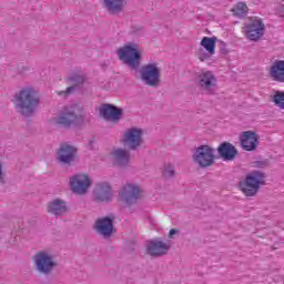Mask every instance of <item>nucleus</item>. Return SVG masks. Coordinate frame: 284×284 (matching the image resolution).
<instances>
[{"label": "nucleus", "instance_id": "nucleus-12", "mask_svg": "<svg viewBox=\"0 0 284 284\" xmlns=\"http://www.w3.org/2000/svg\"><path fill=\"white\" fill-rule=\"evenodd\" d=\"M120 199L126 205H134L141 199V187L134 184H126L120 191Z\"/></svg>", "mask_w": 284, "mask_h": 284}, {"label": "nucleus", "instance_id": "nucleus-4", "mask_svg": "<svg viewBox=\"0 0 284 284\" xmlns=\"http://www.w3.org/2000/svg\"><path fill=\"white\" fill-rule=\"evenodd\" d=\"M240 190L246 196H256L261 190V185H265V173L253 171L248 173L243 181L239 183Z\"/></svg>", "mask_w": 284, "mask_h": 284}, {"label": "nucleus", "instance_id": "nucleus-26", "mask_svg": "<svg viewBox=\"0 0 284 284\" xmlns=\"http://www.w3.org/2000/svg\"><path fill=\"white\" fill-rule=\"evenodd\" d=\"M247 4L245 2H239L236 6L233 7L231 12H233L234 17H237V19H243L244 17H247L248 12Z\"/></svg>", "mask_w": 284, "mask_h": 284}, {"label": "nucleus", "instance_id": "nucleus-14", "mask_svg": "<svg viewBox=\"0 0 284 284\" xmlns=\"http://www.w3.org/2000/svg\"><path fill=\"white\" fill-rule=\"evenodd\" d=\"M112 199V186L108 182H99L93 189V200L97 203H109Z\"/></svg>", "mask_w": 284, "mask_h": 284}, {"label": "nucleus", "instance_id": "nucleus-24", "mask_svg": "<svg viewBox=\"0 0 284 284\" xmlns=\"http://www.w3.org/2000/svg\"><path fill=\"white\" fill-rule=\"evenodd\" d=\"M49 214L53 216H65L68 214V202L61 199H55L48 204Z\"/></svg>", "mask_w": 284, "mask_h": 284}, {"label": "nucleus", "instance_id": "nucleus-5", "mask_svg": "<svg viewBox=\"0 0 284 284\" xmlns=\"http://www.w3.org/2000/svg\"><path fill=\"white\" fill-rule=\"evenodd\" d=\"M140 77L144 85H149V88L161 85V68L156 63L144 64L140 69Z\"/></svg>", "mask_w": 284, "mask_h": 284}, {"label": "nucleus", "instance_id": "nucleus-19", "mask_svg": "<svg viewBox=\"0 0 284 284\" xmlns=\"http://www.w3.org/2000/svg\"><path fill=\"white\" fill-rule=\"evenodd\" d=\"M88 81V78L83 73H71L67 78V83H70L71 87H68L65 91H61L59 94H74L79 85H83Z\"/></svg>", "mask_w": 284, "mask_h": 284}, {"label": "nucleus", "instance_id": "nucleus-1", "mask_svg": "<svg viewBox=\"0 0 284 284\" xmlns=\"http://www.w3.org/2000/svg\"><path fill=\"white\" fill-rule=\"evenodd\" d=\"M14 108L21 116H33L41 103L39 92L32 87H24L14 94Z\"/></svg>", "mask_w": 284, "mask_h": 284}, {"label": "nucleus", "instance_id": "nucleus-3", "mask_svg": "<svg viewBox=\"0 0 284 284\" xmlns=\"http://www.w3.org/2000/svg\"><path fill=\"white\" fill-rule=\"evenodd\" d=\"M118 57L130 70H139V68H141L142 55L141 52H139V44L129 42L118 49Z\"/></svg>", "mask_w": 284, "mask_h": 284}, {"label": "nucleus", "instance_id": "nucleus-27", "mask_svg": "<svg viewBox=\"0 0 284 284\" xmlns=\"http://www.w3.org/2000/svg\"><path fill=\"white\" fill-rule=\"evenodd\" d=\"M272 101L277 108L284 110V91H275L272 95Z\"/></svg>", "mask_w": 284, "mask_h": 284}, {"label": "nucleus", "instance_id": "nucleus-6", "mask_svg": "<svg viewBox=\"0 0 284 284\" xmlns=\"http://www.w3.org/2000/svg\"><path fill=\"white\" fill-rule=\"evenodd\" d=\"M33 262L37 272L39 274H44V276H50L54 268L57 267V262H54V257L50 255V253L45 251H41L36 253L33 256Z\"/></svg>", "mask_w": 284, "mask_h": 284}, {"label": "nucleus", "instance_id": "nucleus-7", "mask_svg": "<svg viewBox=\"0 0 284 284\" xmlns=\"http://www.w3.org/2000/svg\"><path fill=\"white\" fill-rule=\"evenodd\" d=\"M57 161L60 165L70 168L79 162V150L68 143L61 144L57 151Z\"/></svg>", "mask_w": 284, "mask_h": 284}, {"label": "nucleus", "instance_id": "nucleus-23", "mask_svg": "<svg viewBox=\"0 0 284 284\" xmlns=\"http://www.w3.org/2000/svg\"><path fill=\"white\" fill-rule=\"evenodd\" d=\"M268 77L276 83H284V60H275L268 70Z\"/></svg>", "mask_w": 284, "mask_h": 284}, {"label": "nucleus", "instance_id": "nucleus-8", "mask_svg": "<svg viewBox=\"0 0 284 284\" xmlns=\"http://www.w3.org/2000/svg\"><path fill=\"white\" fill-rule=\"evenodd\" d=\"M121 143L128 150H139L143 145V129L130 128L123 133Z\"/></svg>", "mask_w": 284, "mask_h": 284}, {"label": "nucleus", "instance_id": "nucleus-21", "mask_svg": "<svg viewBox=\"0 0 284 284\" xmlns=\"http://www.w3.org/2000/svg\"><path fill=\"white\" fill-rule=\"evenodd\" d=\"M217 153L223 161H234L239 154V150L230 142H222L217 148Z\"/></svg>", "mask_w": 284, "mask_h": 284}, {"label": "nucleus", "instance_id": "nucleus-2", "mask_svg": "<svg viewBox=\"0 0 284 284\" xmlns=\"http://www.w3.org/2000/svg\"><path fill=\"white\" fill-rule=\"evenodd\" d=\"M85 118L83 116V109L78 104L64 106L60 114L53 119V124L58 128H77L82 125Z\"/></svg>", "mask_w": 284, "mask_h": 284}, {"label": "nucleus", "instance_id": "nucleus-22", "mask_svg": "<svg viewBox=\"0 0 284 284\" xmlns=\"http://www.w3.org/2000/svg\"><path fill=\"white\" fill-rule=\"evenodd\" d=\"M128 6V0H103V8L109 14H121Z\"/></svg>", "mask_w": 284, "mask_h": 284}, {"label": "nucleus", "instance_id": "nucleus-16", "mask_svg": "<svg viewBox=\"0 0 284 284\" xmlns=\"http://www.w3.org/2000/svg\"><path fill=\"white\" fill-rule=\"evenodd\" d=\"M244 32L250 41H258L265 34V24L261 20H253L244 27Z\"/></svg>", "mask_w": 284, "mask_h": 284}, {"label": "nucleus", "instance_id": "nucleus-34", "mask_svg": "<svg viewBox=\"0 0 284 284\" xmlns=\"http://www.w3.org/2000/svg\"><path fill=\"white\" fill-rule=\"evenodd\" d=\"M0 272H1V266H0Z\"/></svg>", "mask_w": 284, "mask_h": 284}, {"label": "nucleus", "instance_id": "nucleus-10", "mask_svg": "<svg viewBox=\"0 0 284 284\" xmlns=\"http://www.w3.org/2000/svg\"><path fill=\"white\" fill-rule=\"evenodd\" d=\"M214 149L210 145H201L193 154V161L200 165V168H210L214 164Z\"/></svg>", "mask_w": 284, "mask_h": 284}, {"label": "nucleus", "instance_id": "nucleus-18", "mask_svg": "<svg viewBox=\"0 0 284 284\" xmlns=\"http://www.w3.org/2000/svg\"><path fill=\"white\" fill-rule=\"evenodd\" d=\"M240 143L246 152H254L258 148V134L254 131H244L240 135Z\"/></svg>", "mask_w": 284, "mask_h": 284}, {"label": "nucleus", "instance_id": "nucleus-31", "mask_svg": "<svg viewBox=\"0 0 284 284\" xmlns=\"http://www.w3.org/2000/svg\"><path fill=\"white\" fill-rule=\"evenodd\" d=\"M221 49L220 52L221 54H227V48H225V42L221 41Z\"/></svg>", "mask_w": 284, "mask_h": 284}, {"label": "nucleus", "instance_id": "nucleus-20", "mask_svg": "<svg viewBox=\"0 0 284 284\" xmlns=\"http://www.w3.org/2000/svg\"><path fill=\"white\" fill-rule=\"evenodd\" d=\"M111 156H112L113 163L118 168H128V165H130V159L132 155L130 154V151L118 148L111 152Z\"/></svg>", "mask_w": 284, "mask_h": 284}, {"label": "nucleus", "instance_id": "nucleus-9", "mask_svg": "<svg viewBox=\"0 0 284 284\" xmlns=\"http://www.w3.org/2000/svg\"><path fill=\"white\" fill-rule=\"evenodd\" d=\"M93 230L99 234V236L112 239V235L116 234V229H114V215L99 217L95 220Z\"/></svg>", "mask_w": 284, "mask_h": 284}, {"label": "nucleus", "instance_id": "nucleus-25", "mask_svg": "<svg viewBox=\"0 0 284 284\" xmlns=\"http://www.w3.org/2000/svg\"><path fill=\"white\" fill-rule=\"evenodd\" d=\"M200 45H202V48H204L209 54H214L216 48V37H204L201 40Z\"/></svg>", "mask_w": 284, "mask_h": 284}, {"label": "nucleus", "instance_id": "nucleus-13", "mask_svg": "<svg viewBox=\"0 0 284 284\" xmlns=\"http://www.w3.org/2000/svg\"><path fill=\"white\" fill-rule=\"evenodd\" d=\"M92 185V180L85 174H77L70 179V187L74 194H85Z\"/></svg>", "mask_w": 284, "mask_h": 284}, {"label": "nucleus", "instance_id": "nucleus-17", "mask_svg": "<svg viewBox=\"0 0 284 284\" xmlns=\"http://www.w3.org/2000/svg\"><path fill=\"white\" fill-rule=\"evenodd\" d=\"M170 241L163 242L161 239H154L149 242L146 250L150 256H165L170 252Z\"/></svg>", "mask_w": 284, "mask_h": 284}, {"label": "nucleus", "instance_id": "nucleus-29", "mask_svg": "<svg viewBox=\"0 0 284 284\" xmlns=\"http://www.w3.org/2000/svg\"><path fill=\"white\" fill-rule=\"evenodd\" d=\"M213 54H210V52L207 53H203V49H199L197 51V58L201 60V61H207V59H210V57H212Z\"/></svg>", "mask_w": 284, "mask_h": 284}, {"label": "nucleus", "instance_id": "nucleus-28", "mask_svg": "<svg viewBox=\"0 0 284 284\" xmlns=\"http://www.w3.org/2000/svg\"><path fill=\"white\" fill-rule=\"evenodd\" d=\"M164 179H172L174 174H176V171L174 170V165L166 164L164 165L163 172H162Z\"/></svg>", "mask_w": 284, "mask_h": 284}, {"label": "nucleus", "instance_id": "nucleus-33", "mask_svg": "<svg viewBox=\"0 0 284 284\" xmlns=\"http://www.w3.org/2000/svg\"><path fill=\"white\" fill-rule=\"evenodd\" d=\"M173 234H179V230L176 229H171L170 232H169V239H172V235Z\"/></svg>", "mask_w": 284, "mask_h": 284}, {"label": "nucleus", "instance_id": "nucleus-30", "mask_svg": "<svg viewBox=\"0 0 284 284\" xmlns=\"http://www.w3.org/2000/svg\"><path fill=\"white\" fill-rule=\"evenodd\" d=\"M253 165L254 168H267V161H255Z\"/></svg>", "mask_w": 284, "mask_h": 284}, {"label": "nucleus", "instance_id": "nucleus-32", "mask_svg": "<svg viewBox=\"0 0 284 284\" xmlns=\"http://www.w3.org/2000/svg\"><path fill=\"white\" fill-rule=\"evenodd\" d=\"M0 183H3V164L0 162Z\"/></svg>", "mask_w": 284, "mask_h": 284}, {"label": "nucleus", "instance_id": "nucleus-11", "mask_svg": "<svg viewBox=\"0 0 284 284\" xmlns=\"http://www.w3.org/2000/svg\"><path fill=\"white\" fill-rule=\"evenodd\" d=\"M199 85L205 94H214L219 90L216 75L212 71L202 72L199 77Z\"/></svg>", "mask_w": 284, "mask_h": 284}, {"label": "nucleus", "instance_id": "nucleus-15", "mask_svg": "<svg viewBox=\"0 0 284 284\" xmlns=\"http://www.w3.org/2000/svg\"><path fill=\"white\" fill-rule=\"evenodd\" d=\"M100 114L105 121L119 123L123 119V109H120L114 104H102L100 106Z\"/></svg>", "mask_w": 284, "mask_h": 284}]
</instances>
